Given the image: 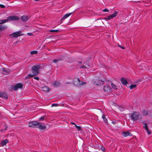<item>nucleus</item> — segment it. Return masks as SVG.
I'll return each instance as SVG.
<instances>
[{"label":"nucleus","instance_id":"1","mask_svg":"<svg viewBox=\"0 0 152 152\" xmlns=\"http://www.w3.org/2000/svg\"><path fill=\"white\" fill-rule=\"evenodd\" d=\"M130 118L133 121L140 120L142 118V115L138 112L134 111L130 114Z\"/></svg>","mask_w":152,"mask_h":152},{"label":"nucleus","instance_id":"2","mask_svg":"<svg viewBox=\"0 0 152 152\" xmlns=\"http://www.w3.org/2000/svg\"><path fill=\"white\" fill-rule=\"evenodd\" d=\"M39 68L40 66L39 65H38L33 66L31 69L33 74H29L28 76H26L25 79H28L31 77H32L35 75H37L39 73Z\"/></svg>","mask_w":152,"mask_h":152},{"label":"nucleus","instance_id":"3","mask_svg":"<svg viewBox=\"0 0 152 152\" xmlns=\"http://www.w3.org/2000/svg\"><path fill=\"white\" fill-rule=\"evenodd\" d=\"M67 83L69 84L72 83L77 86H79L85 83L80 81L79 79L77 78H75L74 79V80L72 83Z\"/></svg>","mask_w":152,"mask_h":152},{"label":"nucleus","instance_id":"4","mask_svg":"<svg viewBox=\"0 0 152 152\" xmlns=\"http://www.w3.org/2000/svg\"><path fill=\"white\" fill-rule=\"evenodd\" d=\"M23 34H22L21 33V31H20L16 32H14L12 34H11L10 35V36L12 37H18L19 36H20L22 35H23Z\"/></svg>","mask_w":152,"mask_h":152},{"label":"nucleus","instance_id":"5","mask_svg":"<svg viewBox=\"0 0 152 152\" xmlns=\"http://www.w3.org/2000/svg\"><path fill=\"white\" fill-rule=\"evenodd\" d=\"M23 85L21 83H18L15 86H12V89L14 90H17L18 88H22Z\"/></svg>","mask_w":152,"mask_h":152},{"label":"nucleus","instance_id":"6","mask_svg":"<svg viewBox=\"0 0 152 152\" xmlns=\"http://www.w3.org/2000/svg\"><path fill=\"white\" fill-rule=\"evenodd\" d=\"M38 121H33L30 122L29 123V126L32 127H36L37 126Z\"/></svg>","mask_w":152,"mask_h":152},{"label":"nucleus","instance_id":"7","mask_svg":"<svg viewBox=\"0 0 152 152\" xmlns=\"http://www.w3.org/2000/svg\"><path fill=\"white\" fill-rule=\"evenodd\" d=\"M19 19V18L18 16H10L8 17L7 19H6L8 20V21L9 20H18Z\"/></svg>","mask_w":152,"mask_h":152},{"label":"nucleus","instance_id":"8","mask_svg":"<svg viewBox=\"0 0 152 152\" xmlns=\"http://www.w3.org/2000/svg\"><path fill=\"white\" fill-rule=\"evenodd\" d=\"M0 71L2 73L5 75L9 73L10 72V71L9 69H6L4 68H2L0 69Z\"/></svg>","mask_w":152,"mask_h":152},{"label":"nucleus","instance_id":"9","mask_svg":"<svg viewBox=\"0 0 152 152\" xmlns=\"http://www.w3.org/2000/svg\"><path fill=\"white\" fill-rule=\"evenodd\" d=\"M103 81L101 80H97L96 81H93V83L95 85L97 86H100L101 85L103 84Z\"/></svg>","mask_w":152,"mask_h":152},{"label":"nucleus","instance_id":"10","mask_svg":"<svg viewBox=\"0 0 152 152\" xmlns=\"http://www.w3.org/2000/svg\"><path fill=\"white\" fill-rule=\"evenodd\" d=\"M72 14V13H70L66 14V15H64L63 16V17L61 18V23H62V21L63 20L65 19L66 18L70 16Z\"/></svg>","mask_w":152,"mask_h":152},{"label":"nucleus","instance_id":"11","mask_svg":"<svg viewBox=\"0 0 152 152\" xmlns=\"http://www.w3.org/2000/svg\"><path fill=\"white\" fill-rule=\"evenodd\" d=\"M37 127L38 128L40 129L43 130L45 129L46 127L45 125H42L41 124L38 122Z\"/></svg>","mask_w":152,"mask_h":152},{"label":"nucleus","instance_id":"12","mask_svg":"<svg viewBox=\"0 0 152 152\" xmlns=\"http://www.w3.org/2000/svg\"><path fill=\"white\" fill-rule=\"evenodd\" d=\"M29 17L27 16L24 15L22 16L20 19L24 22H25L27 21Z\"/></svg>","mask_w":152,"mask_h":152},{"label":"nucleus","instance_id":"13","mask_svg":"<svg viewBox=\"0 0 152 152\" xmlns=\"http://www.w3.org/2000/svg\"><path fill=\"white\" fill-rule=\"evenodd\" d=\"M104 90L105 91L110 92L111 91V88L107 86H105L104 87Z\"/></svg>","mask_w":152,"mask_h":152},{"label":"nucleus","instance_id":"14","mask_svg":"<svg viewBox=\"0 0 152 152\" xmlns=\"http://www.w3.org/2000/svg\"><path fill=\"white\" fill-rule=\"evenodd\" d=\"M8 142V140L7 139H6L3 140L1 141V144L2 146L5 145Z\"/></svg>","mask_w":152,"mask_h":152},{"label":"nucleus","instance_id":"15","mask_svg":"<svg viewBox=\"0 0 152 152\" xmlns=\"http://www.w3.org/2000/svg\"><path fill=\"white\" fill-rule=\"evenodd\" d=\"M121 82L124 85H126L128 83L126 79L124 78H122L121 79Z\"/></svg>","mask_w":152,"mask_h":152},{"label":"nucleus","instance_id":"16","mask_svg":"<svg viewBox=\"0 0 152 152\" xmlns=\"http://www.w3.org/2000/svg\"><path fill=\"white\" fill-rule=\"evenodd\" d=\"M0 96L7 99L8 98L7 95L5 93H1L0 94Z\"/></svg>","mask_w":152,"mask_h":152},{"label":"nucleus","instance_id":"17","mask_svg":"<svg viewBox=\"0 0 152 152\" xmlns=\"http://www.w3.org/2000/svg\"><path fill=\"white\" fill-rule=\"evenodd\" d=\"M143 127L145 129L147 132L148 134H150L151 133V132L148 130V126L146 125V124H144Z\"/></svg>","mask_w":152,"mask_h":152},{"label":"nucleus","instance_id":"18","mask_svg":"<svg viewBox=\"0 0 152 152\" xmlns=\"http://www.w3.org/2000/svg\"><path fill=\"white\" fill-rule=\"evenodd\" d=\"M122 135L124 137H127L128 136H131V133L129 132H123L122 133Z\"/></svg>","mask_w":152,"mask_h":152},{"label":"nucleus","instance_id":"19","mask_svg":"<svg viewBox=\"0 0 152 152\" xmlns=\"http://www.w3.org/2000/svg\"><path fill=\"white\" fill-rule=\"evenodd\" d=\"M43 91L45 92H47L49 91V88L46 86H45L43 87L42 88Z\"/></svg>","mask_w":152,"mask_h":152},{"label":"nucleus","instance_id":"20","mask_svg":"<svg viewBox=\"0 0 152 152\" xmlns=\"http://www.w3.org/2000/svg\"><path fill=\"white\" fill-rule=\"evenodd\" d=\"M7 28V27L2 25L0 26V31L4 30Z\"/></svg>","mask_w":152,"mask_h":152},{"label":"nucleus","instance_id":"21","mask_svg":"<svg viewBox=\"0 0 152 152\" xmlns=\"http://www.w3.org/2000/svg\"><path fill=\"white\" fill-rule=\"evenodd\" d=\"M53 85L55 87H58L60 85V83L58 81H55L54 82Z\"/></svg>","mask_w":152,"mask_h":152},{"label":"nucleus","instance_id":"22","mask_svg":"<svg viewBox=\"0 0 152 152\" xmlns=\"http://www.w3.org/2000/svg\"><path fill=\"white\" fill-rule=\"evenodd\" d=\"M118 13V12H117L115 11H114V12L113 14L110 15H111L112 18H113L116 16L117 15Z\"/></svg>","mask_w":152,"mask_h":152},{"label":"nucleus","instance_id":"23","mask_svg":"<svg viewBox=\"0 0 152 152\" xmlns=\"http://www.w3.org/2000/svg\"><path fill=\"white\" fill-rule=\"evenodd\" d=\"M118 13V12H117L115 11H114V12L113 14L110 15H111L112 18H113L116 16L117 15Z\"/></svg>","mask_w":152,"mask_h":152},{"label":"nucleus","instance_id":"24","mask_svg":"<svg viewBox=\"0 0 152 152\" xmlns=\"http://www.w3.org/2000/svg\"><path fill=\"white\" fill-rule=\"evenodd\" d=\"M7 22H8V20L7 19L0 20V24L4 23Z\"/></svg>","mask_w":152,"mask_h":152},{"label":"nucleus","instance_id":"25","mask_svg":"<svg viewBox=\"0 0 152 152\" xmlns=\"http://www.w3.org/2000/svg\"><path fill=\"white\" fill-rule=\"evenodd\" d=\"M142 114L143 116H146L148 115V112L147 111L144 110L142 111Z\"/></svg>","mask_w":152,"mask_h":152},{"label":"nucleus","instance_id":"26","mask_svg":"<svg viewBox=\"0 0 152 152\" xmlns=\"http://www.w3.org/2000/svg\"><path fill=\"white\" fill-rule=\"evenodd\" d=\"M112 88L115 90H116L117 89L116 86L114 84H113L112 83H111Z\"/></svg>","mask_w":152,"mask_h":152},{"label":"nucleus","instance_id":"27","mask_svg":"<svg viewBox=\"0 0 152 152\" xmlns=\"http://www.w3.org/2000/svg\"><path fill=\"white\" fill-rule=\"evenodd\" d=\"M137 86V85L135 84H132L130 85V88L131 89H133L134 88H135Z\"/></svg>","mask_w":152,"mask_h":152},{"label":"nucleus","instance_id":"28","mask_svg":"<svg viewBox=\"0 0 152 152\" xmlns=\"http://www.w3.org/2000/svg\"><path fill=\"white\" fill-rule=\"evenodd\" d=\"M102 118L105 122H107V119L105 118V116L104 115H103L102 116Z\"/></svg>","mask_w":152,"mask_h":152},{"label":"nucleus","instance_id":"29","mask_svg":"<svg viewBox=\"0 0 152 152\" xmlns=\"http://www.w3.org/2000/svg\"><path fill=\"white\" fill-rule=\"evenodd\" d=\"M4 129H2L1 130V131H5L7 129V126L6 125H5L4 126Z\"/></svg>","mask_w":152,"mask_h":152},{"label":"nucleus","instance_id":"30","mask_svg":"<svg viewBox=\"0 0 152 152\" xmlns=\"http://www.w3.org/2000/svg\"><path fill=\"white\" fill-rule=\"evenodd\" d=\"M37 51H33L31 52V54H36L37 53Z\"/></svg>","mask_w":152,"mask_h":152},{"label":"nucleus","instance_id":"31","mask_svg":"<svg viewBox=\"0 0 152 152\" xmlns=\"http://www.w3.org/2000/svg\"><path fill=\"white\" fill-rule=\"evenodd\" d=\"M113 18L112 17H111V15H110L109 16H108L107 18H105V19H108V20H110L111 19Z\"/></svg>","mask_w":152,"mask_h":152},{"label":"nucleus","instance_id":"32","mask_svg":"<svg viewBox=\"0 0 152 152\" xmlns=\"http://www.w3.org/2000/svg\"><path fill=\"white\" fill-rule=\"evenodd\" d=\"M58 31V30H52L50 31V32H56Z\"/></svg>","mask_w":152,"mask_h":152},{"label":"nucleus","instance_id":"33","mask_svg":"<svg viewBox=\"0 0 152 152\" xmlns=\"http://www.w3.org/2000/svg\"><path fill=\"white\" fill-rule=\"evenodd\" d=\"M76 128L77 129V130L78 131H80L81 129V127L79 126H76Z\"/></svg>","mask_w":152,"mask_h":152},{"label":"nucleus","instance_id":"34","mask_svg":"<svg viewBox=\"0 0 152 152\" xmlns=\"http://www.w3.org/2000/svg\"><path fill=\"white\" fill-rule=\"evenodd\" d=\"M103 11L104 12H107L109 11V10L107 9H105L103 10Z\"/></svg>","mask_w":152,"mask_h":152},{"label":"nucleus","instance_id":"35","mask_svg":"<svg viewBox=\"0 0 152 152\" xmlns=\"http://www.w3.org/2000/svg\"><path fill=\"white\" fill-rule=\"evenodd\" d=\"M44 116H42L39 118V120L41 121H43L44 120Z\"/></svg>","mask_w":152,"mask_h":152},{"label":"nucleus","instance_id":"36","mask_svg":"<svg viewBox=\"0 0 152 152\" xmlns=\"http://www.w3.org/2000/svg\"><path fill=\"white\" fill-rule=\"evenodd\" d=\"M57 104H52L51 106L53 107V106H57Z\"/></svg>","mask_w":152,"mask_h":152},{"label":"nucleus","instance_id":"37","mask_svg":"<svg viewBox=\"0 0 152 152\" xmlns=\"http://www.w3.org/2000/svg\"><path fill=\"white\" fill-rule=\"evenodd\" d=\"M0 7L2 8H4L5 7V6L3 5L0 4Z\"/></svg>","mask_w":152,"mask_h":152},{"label":"nucleus","instance_id":"38","mask_svg":"<svg viewBox=\"0 0 152 152\" xmlns=\"http://www.w3.org/2000/svg\"><path fill=\"white\" fill-rule=\"evenodd\" d=\"M118 46L122 49H124L125 48L123 46H121L119 45H118Z\"/></svg>","mask_w":152,"mask_h":152},{"label":"nucleus","instance_id":"39","mask_svg":"<svg viewBox=\"0 0 152 152\" xmlns=\"http://www.w3.org/2000/svg\"><path fill=\"white\" fill-rule=\"evenodd\" d=\"M34 78L37 80H39V77H34Z\"/></svg>","mask_w":152,"mask_h":152},{"label":"nucleus","instance_id":"40","mask_svg":"<svg viewBox=\"0 0 152 152\" xmlns=\"http://www.w3.org/2000/svg\"><path fill=\"white\" fill-rule=\"evenodd\" d=\"M27 34L29 36H31L33 35V34L30 33H28Z\"/></svg>","mask_w":152,"mask_h":152},{"label":"nucleus","instance_id":"41","mask_svg":"<svg viewBox=\"0 0 152 152\" xmlns=\"http://www.w3.org/2000/svg\"><path fill=\"white\" fill-rule=\"evenodd\" d=\"M101 150H102V151H104V150L105 148L104 147H102L101 148Z\"/></svg>","mask_w":152,"mask_h":152},{"label":"nucleus","instance_id":"42","mask_svg":"<svg viewBox=\"0 0 152 152\" xmlns=\"http://www.w3.org/2000/svg\"><path fill=\"white\" fill-rule=\"evenodd\" d=\"M57 61V60H54L53 61V62L54 63L56 62Z\"/></svg>","mask_w":152,"mask_h":152},{"label":"nucleus","instance_id":"43","mask_svg":"<svg viewBox=\"0 0 152 152\" xmlns=\"http://www.w3.org/2000/svg\"><path fill=\"white\" fill-rule=\"evenodd\" d=\"M81 68H86V67L85 66H82L81 67Z\"/></svg>","mask_w":152,"mask_h":152},{"label":"nucleus","instance_id":"44","mask_svg":"<svg viewBox=\"0 0 152 152\" xmlns=\"http://www.w3.org/2000/svg\"><path fill=\"white\" fill-rule=\"evenodd\" d=\"M71 124H73V125H74L75 124V123H74V122H73V123L72 122V123H71Z\"/></svg>","mask_w":152,"mask_h":152},{"label":"nucleus","instance_id":"45","mask_svg":"<svg viewBox=\"0 0 152 152\" xmlns=\"http://www.w3.org/2000/svg\"><path fill=\"white\" fill-rule=\"evenodd\" d=\"M34 0L35 1H39V0Z\"/></svg>","mask_w":152,"mask_h":152},{"label":"nucleus","instance_id":"46","mask_svg":"<svg viewBox=\"0 0 152 152\" xmlns=\"http://www.w3.org/2000/svg\"><path fill=\"white\" fill-rule=\"evenodd\" d=\"M75 126L76 127V126H77L76 124H75Z\"/></svg>","mask_w":152,"mask_h":152}]
</instances>
